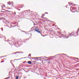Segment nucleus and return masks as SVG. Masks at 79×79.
I'll return each instance as SVG.
<instances>
[{"mask_svg": "<svg viewBox=\"0 0 79 79\" xmlns=\"http://www.w3.org/2000/svg\"><path fill=\"white\" fill-rule=\"evenodd\" d=\"M9 78H10V77H7V78H6L5 79H8Z\"/></svg>", "mask_w": 79, "mask_h": 79, "instance_id": "6", "label": "nucleus"}, {"mask_svg": "<svg viewBox=\"0 0 79 79\" xmlns=\"http://www.w3.org/2000/svg\"><path fill=\"white\" fill-rule=\"evenodd\" d=\"M28 58H31L30 57H28Z\"/></svg>", "mask_w": 79, "mask_h": 79, "instance_id": "12", "label": "nucleus"}, {"mask_svg": "<svg viewBox=\"0 0 79 79\" xmlns=\"http://www.w3.org/2000/svg\"><path fill=\"white\" fill-rule=\"evenodd\" d=\"M8 12H11V11H9V10H7Z\"/></svg>", "mask_w": 79, "mask_h": 79, "instance_id": "7", "label": "nucleus"}, {"mask_svg": "<svg viewBox=\"0 0 79 79\" xmlns=\"http://www.w3.org/2000/svg\"><path fill=\"white\" fill-rule=\"evenodd\" d=\"M28 56H30V57H31V54H29V55Z\"/></svg>", "mask_w": 79, "mask_h": 79, "instance_id": "3", "label": "nucleus"}, {"mask_svg": "<svg viewBox=\"0 0 79 79\" xmlns=\"http://www.w3.org/2000/svg\"><path fill=\"white\" fill-rule=\"evenodd\" d=\"M35 31H36V32H38V33H40V31L36 29H35Z\"/></svg>", "mask_w": 79, "mask_h": 79, "instance_id": "1", "label": "nucleus"}, {"mask_svg": "<svg viewBox=\"0 0 79 79\" xmlns=\"http://www.w3.org/2000/svg\"><path fill=\"white\" fill-rule=\"evenodd\" d=\"M36 59H37V60H38V57H36Z\"/></svg>", "mask_w": 79, "mask_h": 79, "instance_id": "9", "label": "nucleus"}, {"mask_svg": "<svg viewBox=\"0 0 79 79\" xmlns=\"http://www.w3.org/2000/svg\"><path fill=\"white\" fill-rule=\"evenodd\" d=\"M46 14H48V13H46Z\"/></svg>", "mask_w": 79, "mask_h": 79, "instance_id": "11", "label": "nucleus"}, {"mask_svg": "<svg viewBox=\"0 0 79 79\" xmlns=\"http://www.w3.org/2000/svg\"><path fill=\"white\" fill-rule=\"evenodd\" d=\"M28 63L29 64H32V63L31 62V61H28Z\"/></svg>", "mask_w": 79, "mask_h": 79, "instance_id": "2", "label": "nucleus"}, {"mask_svg": "<svg viewBox=\"0 0 79 79\" xmlns=\"http://www.w3.org/2000/svg\"><path fill=\"white\" fill-rule=\"evenodd\" d=\"M15 15H16V12H15Z\"/></svg>", "mask_w": 79, "mask_h": 79, "instance_id": "10", "label": "nucleus"}, {"mask_svg": "<svg viewBox=\"0 0 79 79\" xmlns=\"http://www.w3.org/2000/svg\"><path fill=\"white\" fill-rule=\"evenodd\" d=\"M8 5H11V4L10 3V2H8Z\"/></svg>", "mask_w": 79, "mask_h": 79, "instance_id": "4", "label": "nucleus"}, {"mask_svg": "<svg viewBox=\"0 0 79 79\" xmlns=\"http://www.w3.org/2000/svg\"><path fill=\"white\" fill-rule=\"evenodd\" d=\"M10 12L11 13H12V14H13V13L11 11Z\"/></svg>", "mask_w": 79, "mask_h": 79, "instance_id": "8", "label": "nucleus"}, {"mask_svg": "<svg viewBox=\"0 0 79 79\" xmlns=\"http://www.w3.org/2000/svg\"><path fill=\"white\" fill-rule=\"evenodd\" d=\"M18 78H19V77H18V76H17L16 77V79H18Z\"/></svg>", "mask_w": 79, "mask_h": 79, "instance_id": "5", "label": "nucleus"}, {"mask_svg": "<svg viewBox=\"0 0 79 79\" xmlns=\"http://www.w3.org/2000/svg\"><path fill=\"white\" fill-rule=\"evenodd\" d=\"M38 58H40V57H39Z\"/></svg>", "mask_w": 79, "mask_h": 79, "instance_id": "13", "label": "nucleus"}]
</instances>
